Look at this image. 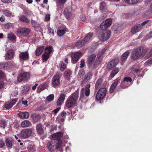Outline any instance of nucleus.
<instances>
[{"label":"nucleus","mask_w":152,"mask_h":152,"mask_svg":"<svg viewBox=\"0 0 152 152\" xmlns=\"http://www.w3.org/2000/svg\"><path fill=\"white\" fill-rule=\"evenodd\" d=\"M148 48H142L140 47L134 49L132 51L131 56L133 60H136L143 57L148 50Z\"/></svg>","instance_id":"obj_1"},{"label":"nucleus","mask_w":152,"mask_h":152,"mask_svg":"<svg viewBox=\"0 0 152 152\" xmlns=\"http://www.w3.org/2000/svg\"><path fill=\"white\" fill-rule=\"evenodd\" d=\"M78 97V92L76 91L69 97L66 102V106L68 108L72 107L77 102Z\"/></svg>","instance_id":"obj_2"},{"label":"nucleus","mask_w":152,"mask_h":152,"mask_svg":"<svg viewBox=\"0 0 152 152\" xmlns=\"http://www.w3.org/2000/svg\"><path fill=\"white\" fill-rule=\"evenodd\" d=\"M62 143V141L60 140L56 141H52L49 142L47 144L48 150L51 151H52L55 149L59 148L61 145Z\"/></svg>","instance_id":"obj_3"},{"label":"nucleus","mask_w":152,"mask_h":152,"mask_svg":"<svg viewBox=\"0 0 152 152\" xmlns=\"http://www.w3.org/2000/svg\"><path fill=\"white\" fill-rule=\"evenodd\" d=\"M110 34L111 32L109 30H104L99 33L98 37L100 41H104L110 37Z\"/></svg>","instance_id":"obj_4"},{"label":"nucleus","mask_w":152,"mask_h":152,"mask_svg":"<svg viewBox=\"0 0 152 152\" xmlns=\"http://www.w3.org/2000/svg\"><path fill=\"white\" fill-rule=\"evenodd\" d=\"M90 84H87L85 88H83L80 91V97L81 98H85V95L87 97L90 94Z\"/></svg>","instance_id":"obj_5"},{"label":"nucleus","mask_w":152,"mask_h":152,"mask_svg":"<svg viewBox=\"0 0 152 152\" xmlns=\"http://www.w3.org/2000/svg\"><path fill=\"white\" fill-rule=\"evenodd\" d=\"M112 22V20L111 19L108 18L101 24L100 28L102 30H106L111 25Z\"/></svg>","instance_id":"obj_6"},{"label":"nucleus","mask_w":152,"mask_h":152,"mask_svg":"<svg viewBox=\"0 0 152 152\" xmlns=\"http://www.w3.org/2000/svg\"><path fill=\"white\" fill-rule=\"evenodd\" d=\"M106 88H103L98 91L96 96V98L97 100L99 101L104 97L106 94Z\"/></svg>","instance_id":"obj_7"},{"label":"nucleus","mask_w":152,"mask_h":152,"mask_svg":"<svg viewBox=\"0 0 152 152\" xmlns=\"http://www.w3.org/2000/svg\"><path fill=\"white\" fill-rule=\"evenodd\" d=\"M82 55V53L80 52L72 53L71 54L72 62L73 63H75L77 62Z\"/></svg>","instance_id":"obj_8"},{"label":"nucleus","mask_w":152,"mask_h":152,"mask_svg":"<svg viewBox=\"0 0 152 152\" xmlns=\"http://www.w3.org/2000/svg\"><path fill=\"white\" fill-rule=\"evenodd\" d=\"M119 61L118 58H115L110 61L107 64V68L110 70L112 69V68L116 66L118 63Z\"/></svg>","instance_id":"obj_9"},{"label":"nucleus","mask_w":152,"mask_h":152,"mask_svg":"<svg viewBox=\"0 0 152 152\" xmlns=\"http://www.w3.org/2000/svg\"><path fill=\"white\" fill-rule=\"evenodd\" d=\"M32 133V131L31 129H25L21 132V136L24 138H28L31 135Z\"/></svg>","instance_id":"obj_10"},{"label":"nucleus","mask_w":152,"mask_h":152,"mask_svg":"<svg viewBox=\"0 0 152 152\" xmlns=\"http://www.w3.org/2000/svg\"><path fill=\"white\" fill-rule=\"evenodd\" d=\"M30 74L28 72H25L20 74L18 77L17 80L18 82H20L23 80H27L29 79Z\"/></svg>","instance_id":"obj_11"},{"label":"nucleus","mask_w":152,"mask_h":152,"mask_svg":"<svg viewBox=\"0 0 152 152\" xmlns=\"http://www.w3.org/2000/svg\"><path fill=\"white\" fill-rule=\"evenodd\" d=\"M60 76L58 75L54 76L52 80V84L54 86H59L60 83Z\"/></svg>","instance_id":"obj_12"},{"label":"nucleus","mask_w":152,"mask_h":152,"mask_svg":"<svg viewBox=\"0 0 152 152\" xmlns=\"http://www.w3.org/2000/svg\"><path fill=\"white\" fill-rule=\"evenodd\" d=\"M107 48H105L103 49L101 51L99 52L97 54V58L96 59V64H98L99 63L100 61L102 60L104 54V53L106 50Z\"/></svg>","instance_id":"obj_13"},{"label":"nucleus","mask_w":152,"mask_h":152,"mask_svg":"<svg viewBox=\"0 0 152 152\" xmlns=\"http://www.w3.org/2000/svg\"><path fill=\"white\" fill-rule=\"evenodd\" d=\"M96 57V55L95 54H93L89 56L88 57V64L90 65V66L92 65L93 67L97 65L96 62L95 64L94 63V61Z\"/></svg>","instance_id":"obj_14"},{"label":"nucleus","mask_w":152,"mask_h":152,"mask_svg":"<svg viewBox=\"0 0 152 152\" xmlns=\"http://www.w3.org/2000/svg\"><path fill=\"white\" fill-rule=\"evenodd\" d=\"M17 32L18 33L22 36H26L29 34L30 30L27 28H22L18 29Z\"/></svg>","instance_id":"obj_15"},{"label":"nucleus","mask_w":152,"mask_h":152,"mask_svg":"<svg viewBox=\"0 0 152 152\" xmlns=\"http://www.w3.org/2000/svg\"><path fill=\"white\" fill-rule=\"evenodd\" d=\"M14 51L12 50H8L6 53L4 57L7 60H10L13 58L14 55Z\"/></svg>","instance_id":"obj_16"},{"label":"nucleus","mask_w":152,"mask_h":152,"mask_svg":"<svg viewBox=\"0 0 152 152\" xmlns=\"http://www.w3.org/2000/svg\"><path fill=\"white\" fill-rule=\"evenodd\" d=\"M17 100L15 99H12L10 102L6 103L4 105V107L7 109H9L11 108L16 103Z\"/></svg>","instance_id":"obj_17"},{"label":"nucleus","mask_w":152,"mask_h":152,"mask_svg":"<svg viewBox=\"0 0 152 152\" xmlns=\"http://www.w3.org/2000/svg\"><path fill=\"white\" fill-rule=\"evenodd\" d=\"M132 81V79L129 77H125L123 80V82L122 83L123 87L126 88L129 86V84L128 82H131Z\"/></svg>","instance_id":"obj_18"},{"label":"nucleus","mask_w":152,"mask_h":152,"mask_svg":"<svg viewBox=\"0 0 152 152\" xmlns=\"http://www.w3.org/2000/svg\"><path fill=\"white\" fill-rule=\"evenodd\" d=\"M64 14L68 19H70L72 15L70 8L69 9L68 8H66L64 10Z\"/></svg>","instance_id":"obj_19"},{"label":"nucleus","mask_w":152,"mask_h":152,"mask_svg":"<svg viewBox=\"0 0 152 152\" xmlns=\"http://www.w3.org/2000/svg\"><path fill=\"white\" fill-rule=\"evenodd\" d=\"M6 144L7 147L11 148L14 143V140L12 138L8 137L5 140Z\"/></svg>","instance_id":"obj_20"},{"label":"nucleus","mask_w":152,"mask_h":152,"mask_svg":"<svg viewBox=\"0 0 152 152\" xmlns=\"http://www.w3.org/2000/svg\"><path fill=\"white\" fill-rule=\"evenodd\" d=\"M142 28L140 24L137 25L132 27L131 31L133 34L138 32Z\"/></svg>","instance_id":"obj_21"},{"label":"nucleus","mask_w":152,"mask_h":152,"mask_svg":"<svg viewBox=\"0 0 152 152\" xmlns=\"http://www.w3.org/2000/svg\"><path fill=\"white\" fill-rule=\"evenodd\" d=\"M19 58L23 60H27L29 58L28 53V52H21L19 55Z\"/></svg>","instance_id":"obj_22"},{"label":"nucleus","mask_w":152,"mask_h":152,"mask_svg":"<svg viewBox=\"0 0 152 152\" xmlns=\"http://www.w3.org/2000/svg\"><path fill=\"white\" fill-rule=\"evenodd\" d=\"M18 115L21 118L26 119L29 117V114L27 112H21L18 113Z\"/></svg>","instance_id":"obj_23"},{"label":"nucleus","mask_w":152,"mask_h":152,"mask_svg":"<svg viewBox=\"0 0 152 152\" xmlns=\"http://www.w3.org/2000/svg\"><path fill=\"white\" fill-rule=\"evenodd\" d=\"M62 136L61 133L57 132L53 134H52L51 136V139L52 140H58L60 139Z\"/></svg>","instance_id":"obj_24"},{"label":"nucleus","mask_w":152,"mask_h":152,"mask_svg":"<svg viewBox=\"0 0 152 152\" xmlns=\"http://www.w3.org/2000/svg\"><path fill=\"white\" fill-rule=\"evenodd\" d=\"M65 96L64 94H61L57 102V104L58 105L61 106L62 103L64 101Z\"/></svg>","instance_id":"obj_25"},{"label":"nucleus","mask_w":152,"mask_h":152,"mask_svg":"<svg viewBox=\"0 0 152 152\" xmlns=\"http://www.w3.org/2000/svg\"><path fill=\"white\" fill-rule=\"evenodd\" d=\"M86 43V42L84 40H80L76 42L75 45L77 48H80L84 45Z\"/></svg>","instance_id":"obj_26"},{"label":"nucleus","mask_w":152,"mask_h":152,"mask_svg":"<svg viewBox=\"0 0 152 152\" xmlns=\"http://www.w3.org/2000/svg\"><path fill=\"white\" fill-rule=\"evenodd\" d=\"M72 72L70 70H66L64 73V77L66 79L69 80L71 77Z\"/></svg>","instance_id":"obj_27"},{"label":"nucleus","mask_w":152,"mask_h":152,"mask_svg":"<svg viewBox=\"0 0 152 152\" xmlns=\"http://www.w3.org/2000/svg\"><path fill=\"white\" fill-rule=\"evenodd\" d=\"M44 49V47L43 46L38 47L35 51L36 55L38 56L41 55Z\"/></svg>","instance_id":"obj_28"},{"label":"nucleus","mask_w":152,"mask_h":152,"mask_svg":"<svg viewBox=\"0 0 152 152\" xmlns=\"http://www.w3.org/2000/svg\"><path fill=\"white\" fill-rule=\"evenodd\" d=\"M36 128L37 131L39 134H42L43 133V130L42 125L40 124H37L36 126Z\"/></svg>","instance_id":"obj_29"},{"label":"nucleus","mask_w":152,"mask_h":152,"mask_svg":"<svg viewBox=\"0 0 152 152\" xmlns=\"http://www.w3.org/2000/svg\"><path fill=\"white\" fill-rule=\"evenodd\" d=\"M93 35V33H89L87 34L84 38V40L86 42V43L91 39Z\"/></svg>","instance_id":"obj_30"},{"label":"nucleus","mask_w":152,"mask_h":152,"mask_svg":"<svg viewBox=\"0 0 152 152\" xmlns=\"http://www.w3.org/2000/svg\"><path fill=\"white\" fill-rule=\"evenodd\" d=\"M19 19L21 21L27 23H29L30 20L26 16L22 15L19 17Z\"/></svg>","instance_id":"obj_31"},{"label":"nucleus","mask_w":152,"mask_h":152,"mask_svg":"<svg viewBox=\"0 0 152 152\" xmlns=\"http://www.w3.org/2000/svg\"><path fill=\"white\" fill-rule=\"evenodd\" d=\"M31 125V122L28 120H25L23 121L21 124V126L23 127H26L29 126Z\"/></svg>","instance_id":"obj_32"},{"label":"nucleus","mask_w":152,"mask_h":152,"mask_svg":"<svg viewBox=\"0 0 152 152\" xmlns=\"http://www.w3.org/2000/svg\"><path fill=\"white\" fill-rule=\"evenodd\" d=\"M130 52L129 51H127L125 52L122 55L121 57V60L122 61H125L127 58L128 57V56Z\"/></svg>","instance_id":"obj_33"},{"label":"nucleus","mask_w":152,"mask_h":152,"mask_svg":"<svg viewBox=\"0 0 152 152\" xmlns=\"http://www.w3.org/2000/svg\"><path fill=\"white\" fill-rule=\"evenodd\" d=\"M119 69L118 68H115L111 72L110 76L112 78L119 72Z\"/></svg>","instance_id":"obj_34"},{"label":"nucleus","mask_w":152,"mask_h":152,"mask_svg":"<svg viewBox=\"0 0 152 152\" xmlns=\"http://www.w3.org/2000/svg\"><path fill=\"white\" fill-rule=\"evenodd\" d=\"M139 0H124L125 2L130 5L134 4H137Z\"/></svg>","instance_id":"obj_35"},{"label":"nucleus","mask_w":152,"mask_h":152,"mask_svg":"<svg viewBox=\"0 0 152 152\" xmlns=\"http://www.w3.org/2000/svg\"><path fill=\"white\" fill-rule=\"evenodd\" d=\"M7 123L5 120L3 119L0 120V126L1 128L4 129L7 125Z\"/></svg>","instance_id":"obj_36"},{"label":"nucleus","mask_w":152,"mask_h":152,"mask_svg":"<svg viewBox=\"0 0 152 152\" xmlns=\"http://www.w3.org/2000/svg\"><path fill=\"white\" fill-rule=\"evenodd\" d=\"M3 14L6 16L8 17H13L14 16L9 10H5L3 11Z\"/></svg>","instance_id":"obj_37"},{"label":"nucleus","mask_w":152,"mask_h":152,"mask_svg":"<svg viewBox=\"0 0 152 152\" xmlns=\"http://www.w3.org/2000/svg\"><path fill=\"white\" fill-rule=\"evenodd\" d=\"M102 80L101 79H98L97 81L95 87L96 89H98L102 85Z\"/></svg>","instance_id":"obj_38"},{"label":"nucleus","mask_w":152,"mask_h":152,"mask_svg":"<svg viewBox=\"0 0 152 152\" xmlns=\"http://www.w3.org/2000/svg\"><path fill=\"white\" fill-rule=\"evenodd\" d=\"M7 38L10 40H13L15 39L16 37L13 34L10 33L7 35Z\"/></svg>","instance_id":"obj_39"},{"label":"nucleus","mask_w":152,"mask_h":152,"mask_svg":"<svg viewBox=\"0 0 152 152\" xmlns=\"http://www.w3.org/2000/svg\"><path fill=\"white\" fill-rule=\"evenodd\" d=\"M53 50V48L51 47H47L45 49V51L44 53H46V54L50 56Z\"/></svg>","instance_id":"obj_40"},{"label":"nucleus","mask_w":152,"mask_h":152,"mask_svg":"<svg viewBox=\"0 0 152 152\" xmlns=\"http://www.w3.org/2000/svg\"><path fill=\"white\" fill-rule=\"evenodd\" d=\"M31 117L34 121H37L40 118V116L36 114H33L31 115Z\"/></svg>","instance_id":"obj_41"},{"label":"nucleus","mask_w":152,"mask_h":152,"mask_svg":"<svg viewBox=\"0 0 152 152\" xmlns=\"http://www.w3.org/2000/svg\"><path fill=\"white\" fill-rule=\"evenodd\" d=\"M45 86L44 84L39 85L37 88V92L39 93L41 91L45 89Z\"/></svg>","instance_id":"obj_42"},{"label":"nucleus","mask_w":152,"mask_h":152,"mask_svg":"<svg viewBox=\"0 0 152 152\" xmlns=\"http://www.w3.org/2000/svg\"><path fill=\"white\" fill-rule=\"evenodd\" d=\"M49 56H50L49 55L46 54V53H44L42 56L43 61H46L49 58Z\"/></svg>","instance_id":"obj_43"},{"label":"nucleus","mask_w":152,"mask_h":152,"mask_svg":"<svg viewBox=\"0 0 152 152\" xmlns=\"http://www.w3.org/2000/svg\"><path fill=\"white\" fill-rule=\"evenodd\" d=\"M60 69L61 71H63L66 68V65L62 62L60 63Z\"/></svg>","instance_id":"obj_44"},{"label":"nucleus","mask_w":152,"mask_h":152,"mask_svg":"<svg viewBox=\"0 0 152 152\" xmlns=\"http://www.w3.org/2000/svg\"><path fill=\"white\" fill-rule=\"evenodd\" d=\"M54 95L53 94H51L47 97L46 99L49 101H52L54 98Z\"/></svg>","instance_id":"obj_45"},{"label":"nucleus","mask_w":152,"mask_h":152,"mask_svg":"<svg viewBox=\"0 0 152 152\" xmlns=\"http://www.w3.org/2000/svg\"><path fill=\"white\" fill-rule=\"evenodd\" d=\"M24 13L28 15H31L32 14L31 12L27 9H25L24 10Z\"/></svg>","instance_id":"obj_46"},{"label":"nucleus","mask_w":152,"mask_h":152,"mask_svg":"<svg viewBox=\"0 0 152 152\" xmlns=\"http://www.w3.org/2000/svg\"><path fill=\"white\" fill-rule=\"evenodd\" d=\"M65 33L64 30H59L58 31L57 34L58 36L61 37Z\"/></svg>","instance_id":"obj_47"},{"label":"nucleus","mask_w":152,"mask_h":152,"mask_svg":"<svg viewBox=\"0 0 152 152\" xmlns=\"http://www.w3.org/2000/svg\"><path fill=\"white\" fill-rule=\"evenodd\" d=\"M119 80L118 79H115V80L114 83L112 84L111 86L116 88L117 85H118V82Z\"/></svg>","instance_id":"obj_48"},{"label":"nucleus","mask_w":152,"mask_h":152,"mask_svg":"<svg viewBox=\"0 0 152 152\" xmlns=\"http://www.w3.org/2000/svg\"><path fill=\"white\" fill-rule=\"evenodd\" d=\"M85 74L84 71L83 69L80 70L78 73V75L80 77H83Z\"/></svg>","instance_id":"obj_49"},{"label":"nucleus","mask_w":152,"mask_h":152,"mask_svg":"<svg viewBox=\"0 0 152 152\" xmlns=\"http://www.w3.org/2000/svg\"><path fill=\"white\" fill-rule=\"evenodd\" d=\"M105 7V3L104 2H102L100 4V10L102 11L104 10Z\"/></svg>","instance_id":"obj_50"},{"label":"nucleus","mask_w":152,"mask_h":152,"mask_svg":"<svg viewBox=\"0 0 152 152\" xmlns=\"http://www.w3.org/2000/svg\"><path fill=\"white\" fill-rule=\"evenodd\" d=\"M29 90V88L28 86H25L23 87V89L22 90V92L24 93H26Z\"/></svg>","instance_id":"obj_51"},{"label":"nucleus","mask_w":152,"mask_h":152,"mask_svg":"<svg viewBox=\"0 0 152 152\" xmlns=\"http://www.w3.org/2000/svg\"><path fill=\"white\" fill-rule=\"evenodd\" d=\"M31 23L32 26L34 27H36L37 26V22L34 20H31Z\"/></svg>","instance_id":"obj_52"},{"label":"nucleus","mask_w":152,"mask_h":152,"mask_svg":"<svg viewBox=\"0 0 152 152\" xmlns=\"http://www.w3.org/2000/svg\"><path fill=\"white\" fill-rule=\"evenodd\" d=\"M48 30L50 35H52L53 36L54 35V31L53 29L49 28L48 29Z\"/></svg>","instance_id":"obj_53"},{"label":"nucleus","mask_w":152,"mask_h":152,"mask_svg":"<svg viewBox=\"0 0 152 152\" xmlns=\"http://www.w3.org/2000/svg\"><path fill=\"white\" fill-rule=\"evenodd\" d=\"M7 63H1L0 64V68L1 69L4 68V67L7 65Z\"/></svg>","instance_id":"obj_54"},{"label":"nucleus","mask_w":152,"mask_h":152,"mask_svg":"<svg viewBox=\"0 0 152 152\" xmlns=\"http://www.w3.org/2000/svg\"><path fill=\"white\" fill-rule=\"evenodd\" d=\"M28 149L30 151H33L34 150V148L33 146L32 145H29L27 147Z\"/></svg>","instance_id":"obj_55"},{"label":"nucleus","mask_w":152,"mask_h":152,"mask_svg":"<svg viewBox=\"0 0 152 152\" xmlns=\"http://www.w3.org/2000/svg\"><path fill=\"white\" fill-rule=\"evenodd\" d=\"M85 64L84 60L83 59L81 60L80 67L81 68L83 67L85 65Z\"/></svg>","instance_id":"obj_56"},{"label":"nucleus","mask_w":152,"mask_h":152,"mask_svg":"<svg viewBox=\"0 0 152 152\" xmlns=\"http://www.w3.org/2000/svg\"><path fill=\"white\" fill-rule=\"evenodd\" d=\"M80 18L81 20L83 21H85L86 20V16H85V15H81L80 16Z\"/></svg>","instance_id":"obj_57"},{"label":"nucleus","mask_w":152,"mask_h":152,"mask_svg":"<svg viewBox=\"0 0 152 152\" xmlns=\"http://www.w3.org/2000/svg\"><path fill=\"white\" fill-rule=\"evenodd\" d=\"M50 19V15L49 14H47L46 15L45 20L46 21H48Z\"/></svg>","instance_id":"obj_58"},{"label":"nucleus","mask_w":152,"mask_h":152,"mask_svg":"<svg viewBox=\"0 0 152 152\" xmlns=\"http://www.w3.org/2000/svg\"><path fill=\"white\" fill-rule=\"evenodd\" d=\"M12 24L11 23H9L5 24L4 26L5 28L6 29H9L10 26L12 25Z\"/></svg>","instance_id":"obj_59"},{"label":"nucleus","mask_w":152,"mask_h":152,"mask_svg":"<svg viewBox=\"0 0 152 152\" xmlns=\"http://www.w3.org/2000/svg\"><path fill=\"white\" fill-rule=\"evenodd\" d=\"M4 145L5 143L4 141L1 140H0V148H2Z\"/></svg>","instance_id":"obj_60"},{"label":"nucleus","mask_w":152,"mask_h":152,"mask_svg":"<svg viewBox=\"0 0 152 152\" xmlns=\"http://www.w3.org/2000/svg\"><path fill=\"white\" fill-rule=\"evenodd\" d=\"M115 88L113 86H111V87L110 88V92L111 93H113L114 92Z\"/></svg>","instance_id":"obj_61"},{"label":"nucleus","mask_w":152,"mask_h":152,"mask_svg":"<svg viewBox=\"0 0 152 152\" xmlns=\"http://www.w3.org/2000/svg\"><path fill=\"white\" fill-rule=\"evenodd\" d=\"M149 21V20H147L142 22L141 24V25L142 27V26H144Z\"/></svg>","instance_id":"obj_62"},{"label":"nucleus","mask_w":152,"mask_h":152,"mask_svg":"<svg viewBox=\"0 0 152 152\" xmlns=\"http://www.w3.org/2000/svg\"><path fill=\"white\" fill-rule=\"evenodd\" d=\"M1 1L4 3H9L11 2L12 0H1Z\"/></svg>","instance_id":"obj_63"},{"label":"nucleus","mask_w":152,"mask_h":152,"mask_svg":"<svg viewBox=\"0 0 152 152\" xmlns=\"http://www.w3.org/2000/svg\"><path fill=\"white\" fill-rule=\"evenodd\" d=\"M66 115V113L65 111H63L61 113V116L63 118H65Z\"/></svg>","instance_id":"obj_64"}]
</instances>
